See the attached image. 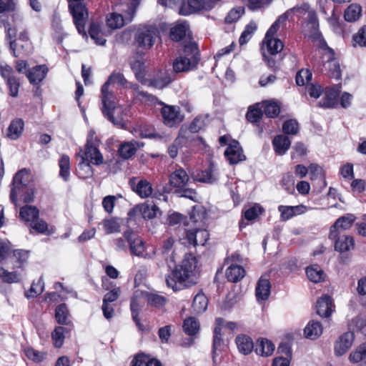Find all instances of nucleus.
Wrapping results in <instances>:
<instances>
[{
  "label": "nucleus",
  "mask_w": 366,
  "mask_h": 366,
  "mask_svg": "<svg viewBox=\"0 0 366 366\" xmlns=\"http://www.w3.org/2000/svg\"><path fill=\"white\" fill-rule=\"evenodd\" d=\"M24 125V122L21 119L13 120L8 128V137L12 140L19 139L23 132Z\"/></svg>",
  "instance_id": "38"
},
{
  "label": "nucleus",
  "mask_w": 366,
  "mask_h": 366,
  "mask_svg": "<svg viewBox=\"0 0 366 366\" xmlns=\"http://www.w3.org/2000/svg\"><path fill=\"white\" fill-rule=\"evenodd\" d=\"M185 239L183 240V244L192 245H204L209 239V233L206 229H184Z\"/></svg>",
  "instance_id": "12"
},
{
  "label": "nucleus",
  "mask_w": 366,
  "mask_h": 366,
  "mask_svg": "<svg viewBox=\"0 0 366 366\" xmlns=\"http://www.w3.org/2000/svg\"><path fill=\"white\" fill-rule=\"evenodd\" d=\"M262 114L263 109L262 108V105L256 104L249 108L246 117L249 122L254 123L260 120Z\"/></svg>",
  "instance_id": "54"
},
{
  "label": "nucleus",
  "mask_w": 366,
  "mask_h": 366,
  "mask_svg": "<svg viewBox=\"0 0 366 366\" xmlns=\"http://www.w3.org/2000/svg\"><path fill=\"white\" fill-rule=\"evenodd\" d=\"M29 258V251L23 249H16L13 252L11 257V262L14 268H21L27 262Z\"/></svg>",
  "instance_id": "43"
},
{
  "label": "nucleus",
  "mask_w": 366,
  "mask_h": 366,
  "mask_svg": "<svg viewBox=\"0 0 366 366\" xmlns=\"http://www.w3.org/2000/svg\"><path fill=\"white\" fill-rule=\"evenodd\" d=\"M20 217L26 222H34L39 217V210L34 206L26 205L20 209Z\"/></svg>",
  "instance_id": "42"
},
{
  "label": "nucleus",
  "mask_w": 366,
  "mask_h": 366,
  "mask_svg": "<svg viewBox=\"0 0 366 366\" xmlns=\"http://www.w3.org/2000/svg\"><path fill=\"white\" fill-rule=\"evenodd\" d=\"M104 229L107 234L120 232V224L116 218L106 219L102 222Z\"/></svg>",
  "instance_id": "60"
},
{
  "label": "nucleus",
  "mask_w": 366,
  "mask_h": 366,
  "mask_svg": "<svg viewBox=\"0 0 366 366\" xmlns=\"http://www.w3.org/2000/svg\"><path fill=\"white\" fill-rule=\"evenodd\" d=\"M118 84L124 87H127L129 81L126 79L124 74L120 72H113L107 79V81L102 86V112L114 125L124 127L125 123L122 118H114L113 113L115 111V97L112 92L109 91V86L112 84Z\"/></svg>",
  "instance_id": "2"
},
{
  "label": "nucleus",
  "mask_w": 366,
  "mask_h": 366,
  "mask_svg": "<svg viewBox=\"0 0 366 366\" xmlns=\"http://www.w3.org/2000/svg\"><path fill=\"white\" fill-rule=\"evenodd\" d=\"M128 1H129V4L127 6V9L124 15L114 12L107 16V24L109 27L116 29L132 21L136 9L139 4V0Z\"/></svg>",
  "instance_id": "6"
},
{
  "label": "nucleus",
  "mask_w": 366,
  "mask_h": 366,
  "mask_svg": "<svg viewBox=\"0 0 366 366\" xmlns=\"http://www.w3.org/2000/svg\"><path fill=\"white\" fill-rule=\"evenodd\" d=\"M132 189L142 198H147L152 194V186L145 179L139 180L137 184H134L133 180L130 182Z\"/></svg>",
  "instance_id": "32"
},
{
  "label": "nucleus",
  "mask_w": 366,
  "mask_h": 366,
  "mask_svg": "<svg viewBox=\"0 0 366 366\" xmlns=\"http://www.w3.org/2000/svg\"><path fill=\"white\" fill-rule=\"evenodd\" d=\"M0 73L9 89L10 96L12 97H16L19 94L20 81L14 75V71L12 67L6 63H1L0 64Z\"/></svg>",
  "instance_id": "9"
},
{
  "label": "nucleus",
  "mask_w": 366,
  "mask_h": 366,
  "mask_svg": "<svg viewBox=\"0 0 366 366\" xmlns=\"http://www.w3.org/2000/svg\"><path fill=\"white\" fill-rule=\"evenodd\" d=\"M208 306V299L202 292L197 294L193 300L192 310L195 314H201L204 312Z\"/></svg>",
  "instance_id": "37"
},
{
  "label": "nucleus",
  "mask_w": 366,
  "mask_h": 366,
  "mask_svg": "<svg viewBox=\"0 0 366 366\" xmlns=\"http://www.w3.org/2000/svg\"><path fill=\"white\" fill-rule=\"evenodd\" d=\"M192 177L195 182L212 184L217 182L219 174L214 164L210 163L207 169L194 173Z\"/></svg>",
  "instance_id": "16"
},
{
  "label": "nucleus",
  "mask_w": 366,
  "mask_h": 366,
  "mask_svg": "<svg viewBox=\"0 0 366 366\" xmlns=\"http://www.w3.org/2000/svg\"><path fill=\"white\" fill-rule=\"evenodd\" d=\"M361 15V7L357 4L350 5L345 11V19L352 22L357 21Z\"/></svg>",
  "instance_id": "49"
},
{
  "label": "nucleus",
  "mask_w": 366,
  "mask_h": 366,
  "mask_svg": "<svg viewBox=\"0 0 366 366\" xmlns=\"http://www.w3.org/2000/svg\"><path fill=\"white\" fill-rule=\"evenodd\" d=\"M30 173L26 169H21L13 177L12 188L11 189L10 200L12 203L17 204V195L21 193V190H24L26 187L30 186Z\"/></svg>",
  "instance_id": "8"
},
{
  "label": "nucleus",
  "mask_w": 366,
  "mask_h": 366,
  "mask_svg": "<svg viewBox=\"0 0 366 366\" xmlns=\"http://www.w3.org/2000/svg\"><path fill=\"white\" fill-rule=\"evenodd\" d=\"M272 144L275 152L279 155H283L290 147L291 140L289 137L280 134L274 138Z\"/></svg>",
  "instance_id": "33"
},
{
  "label": "nucleus",
  "mask_w": 366,
  "mask_h": 366,
  "mask_svg": "<svg viewBox=\"0 0 366 366\" xmlns=\"http://www.w3.org/2000/svg\"><path fill=\"white\" fill-rule=\"evenodd\" d=\"M306 274L309 280L314 282H319L324 278L323 271L317 265L308 267L306 269Z\"/></svg>",
  "instance_id": "50"
},
{
  "label": "nucleus",
  "mask_w": 366,
  "mask_h": 366,
  "mask_svg": "<svg viewBox=\"0 0 366 366\" xmlns=\"http://www.w3.org/2000/svg\"><path fill=\"white\" fill-rule=\"evenodd\" d=\"M0 279L6 283H17L21 281L19 274L16 272H9L3 267H0Z\"/></svg>",
  "instance_id": "51"
},
{
  "label": "nucleus",
  "mask_w": 366,
  "mask_h": 366,
  "mask_svg": "<svg viewBox=\"0 0 366 366\" xmlns=\"http://www.w3.org/2000/svg\"><path fill=\"white\" fill-rule=\"evenodd\" d=\"M197 273L196 258L190 254H186L180 267L172 270L166 277V284L174 291L180 290L189 285L196 283Z\"/></svg>",
  "instance_id": "1"
},
{
  "label": "nucleus",
  "mask_w": 366,
  "mask_h": 366,
  "mask_svg": "<svg viewBox=\"0 0 366 366\" xmlns=\"http://www.w3.org/2000/svg\"><path fill=\"white\" fill-rule=\"evenodd\" d=\"M81 159L76 168V174L79 178L86 179L92 177L94 170L89 162L86 161L84 157H80Z\"/></svg>",
  "instance_id": "41"
},
{
  "label": "nucleus",
  "mask_w": 366,
  "mask_h": 366,
  "mask_svg": "<svg viewBox=\"0 0 366 366\" xmlns=\"http://www.w3.org/2000/svg\"><path fill=\"white\" fill-rule=\"evenodd\" d=\"M312 74L308 69H302L296 75V83L299 86H303L312 80Z\"/></svg>",
  "instance_id": "64"
},
{
  "label": "nucleus",
  "mask_w": 366,
  "mask_h": 366,
  "mask_svg": "<svg viewBox=\"0 0 366 366\" xmlns=\"http://www.w3.org/2000/svg\"><path fill=\"white\" fill-rule=\"evenodd\" d=\"M124 237L129 244V249L132 254L144 259H154L157 253L155 247L149 252L147 251L144 242L132 229H127L124 232Z\"/></svg>",
  "instance_id": "4"
},
{
  "label": "nucleus",
  "mask_w": 366,
  "mask_h": 366,
  "mask_svg": "<svg viewBox=\"0 0 366 366\" xmlns=\"http://www.w3.org/2000/svg\"><path fill=\"white\" fill-rule=\"evenodd\" d=\"M65 328L61 326L56 327L51 334L52 340L56 347H61L64 340Z\"/></svg>",
  "instance_id": "62"
},
{
  "label": "nucleus",
  "mask_w": 366,
  "mask_h": 366,
  "mask_svg": "<svg viewBox=\"0 0 366 366\" xmlns=\"http://www.w3.org/2000/svg\"><path fill=\"white\" fill-rule=\"evenodd\" d=\"M290 19H292L291 16V11H286L284 14L280 15L277 19L273 23V24L269 29V34H276L278 28L280 26H284L286 24V21Z\"/></svg>",
  "instance_id": "58"
},
{
  "label": "nucleus",
  "mask_w": 366,
  "mask_h": 366,
  "mask_svg": "<svg viewBox=\"0 0 366 366\" xmlns=\"http://www.w3.org/2000/svg\"><path fill=\"white\" fill-rule=\"evenodd\" d=\"M207 116L199 115L196 117L187 128L183 127L179 130V136L182 138H187L186 132L188 130L191 133H197L206 126Z\"/></svg>",
  "instance_id": "24"
},
{
  "label": "nucleus",
  "mask_w": 366,
  "mask_h": 366,
  "mask_svg": "<svg viewBox=\"0 0 366 366\" xmlns=\"http://www.w3.org/2000/svg\"><path fill=\"white\" fill-rule=\"evenodd\" d=\"M59 166L60 168L59 176L65 182H67L70 176V159L66 154H62L59 161Z\"/></svg>",
  "instance_id": "45"
},
{
  "label": "nucleus",
  "mask_w": 366,
  "mask_h": 366,
  "mask_svg": "<svg viewBox=\"0 0 366 366\" xmlns=\"http://www.w3.org/2000/svg\"><path fill=\"white\" fill-rule=\"evenodd\" d=\"M275 34H269V31H267L264 39V45H265L268 52L271 55H275L280 52L283 49L282 42L274 38Z\"/></svg>",
  "instance_id": "25"
},
{
  "label": "nucleus",
  "mask_w": 366,
  "mask_h": 366,
  "mask_svg": "<svg viewBox=\"0 0 366 366\" xmlns=\"http://www.w3.org/2000/svg\"><path fill=\"white\" fill-rule=\"evenodd\" d=\"M257 25L254 21H250L244 28V30L242 33L239 42L241 45H243L249 41L252 38V35L257 30Z\"/></svg>",
  "instance_id": "56"
},
{
  "label": "nucleus",
  "mask_w": 366,
  "mask_h": 366,
  "mask_svg": "<svg viewBox=\"0 0 366 366\" xmlns=\"http://www.w3.org/2000/svg\"><path fill=\"white\" fill-rule=\"evenodd\" d=\"M137 142H125L121 144L119 149V155L124 159H129L132 157L137 149Z\"/></svg>",
  "instance_id": "47"
},
{
  "label": "nucleus",
  "mask_w": 366,
  "mask_h": 366,
  "mask_svg": "<svg viewBox=\"0 0 366 366\" xmlns=\"http://www.w3.org/2000/svg\"><path fill=\"white\" fill-rule=\"evenodd\" d=\"M224 155L230 164H237L244 160L245 156L243 151L237 141H233L224 151Z\"/></svg>",
  "instance_id": "19"
},
{
  "label": "nucleus",
  "mask_w": 366,
  "mask_h": 366,
  "mask_svg": "<svg viewBox=\"0 0 366 366\" xmlns=\"http://www.w3.org/2000/svg\"><path fill=\"white\" fill-rule=\"evenodd\" d=\"M332 300L328 295H323L317 302V313L320 317H327L332 312Z\"/></svg>",
  "instance_id": "27"
},
{
  "label": "nucleus",
  "mask_w": 366,
  "mask_h": 366,
  "mask_svg": "<svg viewBox=\"0 0 366 366\" xmlns=\"http://www.w3.org/2000/svg\"><path fill=\"white\" fill-rule=\"evenodd\" d=\"M262 108L265 115L270 118L277 117L280 112V106L274 102H264L262 103Z\"/></svg>",
  "instance_id": "48"
},
{
  "label": "nucleus",
  "mask_w": 366,
  "mask_h": 366,
  "mask_svg": "<svg viewBox=\"0 0 366 366\" xmlns=\"http://www.w3.org/2000/svg\"><path fill=\"white\" fill-rule=\"evenodd\" d=\"M140 212L144 219H152L160 213L159 207L154 204H145L140 206Z\"/></svg>",
  "instance_id": "46"
},
{
  "label": "nucleus",
  "mask_w": 366,
  "mask_h": 366,
  "mask_svg": "<svg viewBox=\"0 0 366 366\" xmlns=\"http://www.w3.org/2000/svg\"><path fill=\"white\" fill-rule=\"evenodd\" d=\"M132 366H162V364L156 359L148 360L147 357L139 355L132 361Z\"/></svg>",
  "instance_id": "55"
},
{
  "label": "nucleus",
  "mask_w": 366,
  "mask_h": 366,
  "mask_svg": "<svg viewBox=\"0 0 366 366\" xmlns=\"http://www.w3.org/2000/svg\"><path fill=\"white\" fill-rule=\"evenodd\" d=\"M224 324V319L217 318L216 326L214 330L213 347H212V360L214 364H217V357L225 348L226 345L222 338L221 330Z\"/></svg>",
  "instance_id": "11"
},
{
  "label": "nucleus",
  "mask_w": 366,
  "mask_h": 366,
  "mask_svg": "<svg viewBox=\"0 0 366 366\" xmlns=\"http://www.w3.org/2000/svg\"><path fill=\"white\" fill-rule=\"evenodd\" d=\"M305 335L310 340H316L322 333V325L317 321H310L304 330Z\"/></svg>",
  "instance_id": "36"
},
{
  "label": "nucleus",
  "mask_w": 366,
  "mask_h": 366,
  "mask_svg": "<svg viewBox=\"0 0 366 366\" xmlns=\"http://www.w3.org/2000/svg\"><path fill=\"white\" fill-rule=\"evenodd\" d=\"M172 72L169 70H160L152 78L147 79L143 84L155 89H162L168 86L173 80Z\"/></svg>",
  "instance_id": "14"
},
{
  "label": "nucleus",
  "mask_w": 366,
  "mask_h": 366,
  "mask_svg": "<svg viewBox=\"0 0 366 366\" xmlns=\"http://www.w3.org/2000/svg\"><path fill=\"white\" fill-rule=\"evenodd\" d=\"M94 133L90 131L88 134L84 152L80 157H84L86 161L89 162V163L94 165L99 166L104 163V157L97 148V139L94 138Z\"/></svg>",
  "instance_id": "7"
},
{
  "label": "nucleus",
  "mask_w": 366,
  "mask_h": 366,
  "mask_svg": "<svg viewBox=\"0 0 366 366\" xmlns=\"http://www.w3.org/2000/svg\"><path fill=\"white\" fill-rule=\"evenodd\" d=\"M132 71L134 72L136 79L142 84L147 83L145 78V64L141 59L133 58L129 61Z\"/></svg>",
  "instance_id": "28"
},
{
  "label": "nucleus",
  "mask_w": 366,
  "mask_h": 366,
  "mask_svg": "<svg viewBox=\"0 0 366 366\" xmlns=\"http://www.w3.org/2000/svg\"><path fill=\"white\" fill-rule=\"evenodd\" d=\"M44 289V283L42 277H41L36 282H34L29 291L26 292V297L29 298H34L39 295L41 294Z\"/></svg>",
  "instance_id": "59"
},
{
  "label": "nucleus",
  "mask_w": 366,
  "mask_h": 366,
  "mask_svg": "<svg viewBox=\"0 0 366 366\" xmlns=\"http://www.w3.org/2000/svg\"><path fill=\"white\" fill-rule=\"evenodd\" d=\"M340 95V88L334 86L327 88L325 97L320 102V104L323 107H335L337 105V98Z\"/></svg>",
  "instance_id": "26"
},
{
  "label": "nucleus",
  "mask_w": 366,
  "mask_h": 366,
  "mask_svg": "<svg viewBox=\"0 0 366 366\" xmlns=\"http://www.w3.org/2000/svg\"><path fill=\"white\" fill-rule=\"evenodd\" d=\"M330 239L335 241V250L341 253L354 248L355 242L352 237L350 235L341 234V232H338L337 237Z\"/></svg>",
  "instance_id": "22"
},
{
  "label": "nucleus",
  "mask_w": 366,
  "mask_h": 366,
  "mask_svg": "<svg viewBox=\"0 0 366 366\" xmlns=\"http://www.w3.org/2000/svg\"><path fill=\"white\" fill-rule=\"evenodd\" d=\"M159 38V31L154 26H144L137 29L134 35V44L142 50L149 49Z\"/></svg>",
  "instance_id": "5"
},
{
  "label": "nucleus",
  "mask_w": 366,
  "mask_h": 366,
  "mask_svg": "<svg viewBox=\"0 0 366 366\" xmlns=\"http://www.w3.org/2000/svg\"><path fill=\"white\" fill-rule=\"evenodd\" d=\"M48 71V67L45 64H42L28 70L26 74L31 84H39L45 79Z\"/></svg>",
  "instance_id": "21"
},
{
  "label": "nucleus",
  "mask_w": 366,
  "mask_h": 366,
  "mask_svg": "<svg viewBox=\"0 0 366 366\" xmlns=\"http://www.w3.org/2000/svg\"><path fill=\"white\" fill-rule=\"evenodd\" d=\"M89 36L94 40L95 43L99 45H104L107 40L100 31L99 26L97 24H91L89 30Z\"/></svg>",
  "instance_id": "57"
},
{
  "label": "nucleus",
  "mask_w": 366,
  "mask_h": 366,
  "mask_svg": "<svg viewBox=\"0 0 366 366\" xmlns=\"http://www.w3.org/2000/svg\"><path fill=\"white\" fill-rule=\"evenodd\" d=\"M69 310L65 304H61L57 306L55 311V318L60 325H68Z\"/></svg>",
  "instance_id": "53"
},
{
  "label": "nucleus",
  "mask_w": 366,
  "mask_h": 366,
  "mask_svg": "<svg viewBox=\"0 0 366 366\" xmlns=\"http://www.w3.org/2000/svg\"><path fill=\"white\" fill-rule=\"evenodd\" d=\"M189 182V177L182 168L177 169L169 175V184L175 190L188 186Z\"/></svg>",
  "instance_id": "20"
},
{
  "label": "nucleus",
  "mask_w": 366,
  "mask_h": 366,
  "mask_svg": "<svg viewBox=\"0 0 366 366\" xmlns=\"http://www.w3.org/2000/svg\"><path fill=\"white\" fill-rule=\"evenodd\" d=\"M271 284L269 280L261 277L257 282L256 286V297L257 301H264L267 300L270 295Z\"/></svg>",
  "instance_id": "30"
},
{
  "label": "nucleus",
  "mask_w": 366,
  "mask_h": 366,
  "mask_svg": "<svg viewBox=\"0 0 366 366\" xmlns=\"http://www.w3.org/2000/svg\"><path fill=\"white\" fill-rule=\"evenodd\" d=\"M355 220V217L350 214L338 218L330 228L329 238L337 237L338 232L350 228Z\"/></svg>",
  "instance_id": "17"
},
{
  "label": "nucleus",
  "mask_w": 366,
  "mask_h": 366,
  "mask_svg": "<svg viewBox=\"0 0 366 366\" xmlns=\"http://www.w3.org/2000/svg\"><path fill=\"white\" fill-rule=\"evenodd\" d=\"M10 49L14 56L27 55L30 53V42L28 40L24 41V44L19 45L15 40L10 41Z\"/></svg>",
  "instance_id": "44"
},
{
  "label": "nucleus",
  "mask_w": 366,
  "mask_h": 366,
  "mask_svg": "<svg viewBox=\"0 0 366 366\" xmlns=\"http://www.w3.org/2000/svg\"><path fill=\"white\" fill-rule=\"evenodd\" d=\"M162 104L163 107L161 109V114L165 125L172 127L183 120V117L181 116L180 109L178 107L167 105L163 103Z\"/></svg>",
  "instance_id": "13"
},
{
  "label": "nucleus",
  "mask_w": 366,
  "mask_h": 366,
  "mask_svg": "<svg viewBox=\"0 0 366 366\" xmlns=\"http://www.w3.org/2000/svg\"><path fill=\"white\" fill-rule=\"evenodd\" d=\"M282 130L285 134L295 135L299 131L298 122L295 119H289L283 124Z\"/></svg>",
  "instance_id": "63"
},
{
  "label": "nucleus",
  "mask_w": 366,
  "mask_h": 366,
  "mask_svg": "<svg viewBox=\"0 0 366 366\" xmlns=\"http://www.w3.org/2000/svg\"><path fill=\"white\" fill-rule=\"evenodd\" d=\"M306 35L311 38H317L319 35V22L315 11H309L305 23Z\"/></svg>",
  "instance_id": "29"
},
{
  "label": "nucleus",
  "mask_w": 366,
  "mask_h": 366,
  "mask_svg": "<svg viewBox=\"0 0 366 366\" xmlns=\"http://www.w3.org/2000/svg\"><path fill=\"white\" fill-rule=\"evenodd\" d=\"M366 358V342L350 355L349 359L352 362H359Z\"/></svg>",
  "instance_id": "61"
},
{
  "label": "nucleus",
  "mask_w": 366,
  "mask_h": 366,
  "mask_svg": "<svg viewBox=\"0 0 366 366\" xmlns=\"http://www.w3.org/2000/svg\"><path fill=\"white\" fill-rule=\"evenodd\" d=\"M245 275L243 267L237 264H231L226 270V277L229 282H237Z\"/></svg>",
  "instance_id": "34"
},
{
  "label": "nucleus",
  "mask_w": 366,
  "mask_h": 366,
  "mask_svg": "<svg viewBox=\"0 0 366 366\" xmlns=\"http://www.w3.org/2000/svg\"><path fill=\"white\" fill-rule=\"evenodd\" d=\"M274 350V345L269 340L262 338L258 340L254 351L257 355L262 356H269Z\"/></svg>",
  "instance_id": "35"
},
{
  "label": "nucleus",
  "mask_w": 366,
  "mask_h": 366,
  "mask_svg": "<svg viewBox=\"0 0 366 366\" xmlns=\"http://www.w3.org/2000/svg\"><path fill=\"white\" fill-rule=\"evenodd\" d=\"M236 344L239 352L244 355L250 353L254 347L252 339L243 335L237 337Z\"/></svg>",
  "instance_id": "40"
},
{
  "label": "nucleus",
  "mask_w": 366,
  "mask_h": 366,
  "mask_svg": "<svg viewBox=\"0 0 366 366\" xmlns=\"http://www.w3.org/2000/svg\"><path fill=\"white\" fill-rule=\"evenodd\" d=\"M354 333L347 332L342 335L335 344V353L337 356L345 354L350 348L354 341Z\"/></svg>",
  "instance_id": "18"
},
{
  "label": "nucleus",
  "mask_w": 366,
  "mask_h": 366,
  "mask_svg": "<svg viewBox=\"0 0 366 366\" xmlns=\"http://www.w3.org/2000/svg\"><path fill=\"white\" fill-rule=\"evenodd\" d=\"M199 324L193 317H189L184 320L183 330L186 334L189 336H194L199 331Z\"/></svg>",
  "instance_id": "52"
},
{
  "label": "nucleus",
  "mask_w": 366,
  "mask_h": 366,
  "mask_svg": "<svg viewBox=\"0 0 366 366\" xmlns=\"http://www.w3.org/2000/svg\"><path fill=\"white\" fill-rule=\"evenodd\" d=\"M142 295H143L142 292H136L134 294L133 297H132L131 303H130L132 318H133L134 321L136 322L137 326L141 330H143L144 327H143V325L140 322L138 315H139V312L140 310L142 305L144 302L142 300L143 299Z\"/></svg>",
  "instance_id": "23"
},
{
  "label": "nucleus",
  "mask_w": 366,
  "mask_h": 366,
  "mask_svg": "<svg viewBox=\"0 0 366 366\" xmlns=\"http://www.w3.org/2000/svg\"><path fill=\"white\" fill-rule=\"evenodd\" d=\"M184 52L187 56H180L173 63V69L176 73L184 72L193 69L199 61V51L195 43L190 42L184 46Z\"/></svg>",
  "instance_id": "3"
},
{
  "label": "nucleus",
  "mask_w": 366,
  "mask_h": 366,
  "mask_svg": "<svg viewBox=\"0 0 366 366\" xmlns=\"http://www.w3.org/2000/svg\"><path fill=\"white\" fill-rule=\"evenodd\" d=\"M213 7L209 1L206 0H188L179 9L181 15L187 16L201 10H209Z\"/></svg>",
  "instance_id": "15"
},
{
  "label": "nucleus",
  "mask_w": 366,
  "mask_h": 366,
  "mask_svg": "<svg viewBox=\"0 0 366 366\" xmlns=\"http://www.w3.org/2000/svg\"><path fill=\"white\" fill-rule=\"evenodd\" d=\"M329 58L325 63L324 66L328 70V75L333 79H340L341 77V71L337 61L334 58L333 51L329 49Z\"/></svg>",
  "instance_id": "31"
},
{
  "label": "nucleus",
  "mask_w": 366,
  "mask_h": 366,
  "mask_svg": "<svg viewBox=\"0 0 366 366\" xmlns=\"http://www.w3.org/2000/svg\"><path fill=\"white\" fill-rule=\"evenodd\" d=\"M174 242V239L169 237L162 241L160 249L155 248L157 253L154 258L159 259V257H162L169 267H172L175 263Z\"/></svg>",
  "instance_id": "10"
},
{
  "label": "nucleus",
  "mask_w": 366,
  "mask_h": 366,
  "mask_svg": "<svg viewBox=\"0 0 366 366\" xmlns=\"http://www.w3.org/2000/svg\"><path fill=\"white\" fill-rule=\"evenodd\" d=\"M189 29V25L186 21L178 22L170 30V37L172 40L179 41L185 36Z\"/></svg>",
  "instance_id": "39"
}]
</instances>
